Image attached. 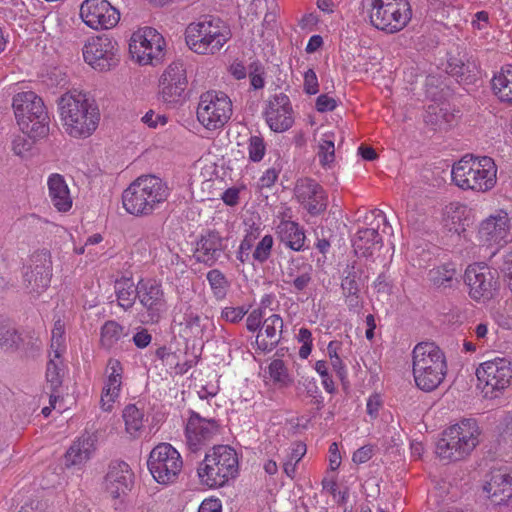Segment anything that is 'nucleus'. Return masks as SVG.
<instances>
[{
    "mask_svg": "<svg viewBox=\"0 0 512 512\" xmlns=\"http://www.w3.org/2000/svg\"><path fill=\"white\" fill-rule=\"evenodd\" d=\"M57 111L64 133L78 140L92 136L101 119L95 101L77 90L68 91L58 99Z\"/></svg>",
    "mask_w": 512,
    "mask_h": 512,
    "instance_id": "nucleus-1",
    "label": "nucleus"
},
{
    "mask_svg": "<svg viewBox=\"0 0 512 512\" xmlns=\"http://www.w3.org/2000/svg\"><path fill=\"white\" fill-rule=\"evenodd\" d=\"M169 196L170 189L160 177L141 175L123 191L122 205L130 215L147 217L159 209Z\"/></svg>",
    "mask_w": 512,
    "mask_h": 512,
    "instance_id": "nucleus-2",
    "label": "nucleus"
},
{
    "mask_svg": "<svg viewBox=\"0 0 512 512\" xmlns=\"http://www.w3.org/2000/svg\"><path fill=\"white\" fill-rule=\"evenodd\" d=\"M480 435L481 429L475 419H462L442 432L435 453L445 463L461 461L477 447Z\"/></svg>",
    "mask_w": 512,
    "mask_h": 512,
    "instance_id": "nucleus-3",
    "label": "nucleus"
},
{
    "mask_svg": "<svg viewBox=\"0 0 512 512\" xmlns=\"http://www.w3.org/2000/svg\"><path fill=\"white\" fill-rule=\"evenodd\" d=\"M497 171L491 157L466 155L453 165L451 176L454 184L460 189L485 193L495 187Z\"/></svg>",
    "mask_w": 512,
    "mask_h": 512,
    "instance_id": "nucleus-4",
    "label": "nucleus"
},
{
    "mask_svg": "<svg viewBox=\"0 0 512 512\" xmlns=\"http://www.w3.org/2000/svg\"><path fill=\"white\" fill-rule=\"evenodd\" d=\"M412 370L416 386L425 392L433 391L447 374L445 354L433 342L418 343L412 353Z\"/></svg>",
    "mask_w": 512,
    "mask_h": 512,
    "instance_id": "nucleus-5",
    "label": "nucleus"
},
{
    "mask_svg": "<svg viewBox=\"0 0 512 512\" xmlns=\"http://www.w3.org/2000/svg\"><path fill=\"white\" fill-rule=\"evenodd\" d=\"M239 472L236 451L228 445H218L206 453L199 463L197 476L202 486L217 489L234 480Z\"/></svg>",
    "mask_w": 512,
    "mask_h": 512,
    "instance_id": "nucleus-6",
    "label": "nucleus"
},
{
    "mask_svg": "<svg viewBox=\"0 0 512 512\" xmlns=\"http://www.w3.org/2000/svg\"><path fill=\"white\" fill-rule=\"evenodd\" d=\"M229 39L230 31L219 19L204 18L185 29V42L198 55H215Z\"/></svg>",
    "mask_w": 512,
    "mask_h": 512,
    "instance_id": "nucleus-7",
    "label": "nucleus"
},
{
    "mask_svg": "<svg viewBox=\"0 0 512 512\" xmlns=\"http://www.w3.org/2000/svg\"><path fill=\"white\" fill-rule=\"evenodd\" d=\"M363 7L371 25L387 34L402 31L412 18L408 0H363Z\"/></svg>",
    "mask_w": 512,
    "mask_h": 512,
    "instance_id": "nucleus-8",
    "label": "nucleus"
},
{
    "mask_svg": "<svg viewBox=\"0 0 512 512\" xmlns=\"http://www.w3.org/2000/svg\"><path fill=\"white\" fill-rule=\"evenodd\" d=\"M21 131L33 138H44L49 133V117L43 100L33 91L19 92L12 102Z\"/></svg>",
    "mask_w": 512,
    "mask_h": 512,
    "instance_id": "nucleus-9",
    "label": "nucleus"
},
{
    "mask_svg": "<svg viewBox=\"0 0 512 512\" xmlns=\"http://www.w3.org/2000/svg\"><path fill=\"white\" fill-rule=\"evenodd\" d=\"M128 50L133 62L140 66H156L166 54V40L155 28L143 26L132 32Z\"/></svg>",
    "mask_w": 512,
    "mask_h": 512,
    "instance_id": "nucleus-10",
    "label": "nucleus"
},
{
    "mask_svg": "<svg viewBox=\"0 0 512 512\" xmlns=\"http://www.w3.org/2000/svg\"><path fill=\"white\" fill-rule=\"evenodd\" d=\"M477 387L487 398H496L512 383V363L496 357L479 364L476 368Z\"/></svg>",
    "mask_w": 512,
    "mask_h": 512,
    "instance_id": "nucleus-11",
    "label": "nucleus"
},
{
    "mask_svg": "<svg viewBox=\"0 0 512 512\" xmlns=\"http://www.w3.org/2000/svg\"><path fill=\"white\" fill-rule=\"evenodd\" d=\"M84 62L97 72H108L120 62L118 41L107 34L89 37L83 47Z\"/></svg>",
    "mask_w": 512,
    "mask_h": 512,
    "instance_id": "nucleus-12",
    "label": "nucleus"
},
{
    "mask_svg": "<svg viewBox=\"0 0 512 512\" xmlns=\"http://www.w3.org/2000/svg\"><path fill=\"white\" fill-rule=\"evenodd\" d=\"M147 466L158 484L168 486L177 481L183 468V460L170 443H160L151 450Z\"/></svg>",
    "mask_w": 512,
    "mask_h": 512,
    "instance_id": "nucleus-13",
    "label": "nucleus"
},
{
    "mask_svg": "<svg viewBox=\"0 0 512 512\" xmlns=\"http://www.w3.org/2000/svg\"><path fill=\"white\" fill-rule=\"evenodd\" d=\"M232 111V101L224 92L207 91L199 98L196 116L205 129L214 131L224 127Z\"/></svg>",
    "mask_w": 512,
    "mask_h": 512,
    "instance_id": "nucleus-14",
    "label": "nucleus"
},
{
    "mask_svg": "<svg viewBox=\"0 0 512 512\" xmlns=\"http://www.w3.org/2000/svg\"><path fill=\"white\" fill-rule=\"evenodd\" d=\"M511 221L508 213L499 209L480 221L477 227L478 242L493 253L509 242Z\"/></svg>",
    "mask_w": 512,
    "mask_h": 512,
    "instance_id": "nucleus-15",
    "label": "nucleus"
},
{
    "mask_svg": "<svg viewBox=\"0 0 512 512\" xmlns=\"http://www.w3.org/2000/svg\"><path fill=\"white\" fill-rule=\"evenodd\" d=\"M82 22L94 31L110 30L120 21V11L108 0H84L79 9Z\"/></svg>",
    "mask_w": 512,
    "mask_h": 512,
    "instance_id": "nucleus-16",
    "label": "nucleus"
},
{
    "mask_svg": "<svg viewBox=\"0 0 512 512\" xmlns=\"http://www.w3.org/2000/svg\"><path fill=\"white\" fill-rule=\"evenodd\" d=\"M464 281L468 286L469 296L475 301L491 299L498 289L496 272L483 263L469 265L465 271Z\"/></svg>",
    "mask_w": 512,
    "mask_h": 512,
    "instance_id": "nucleus-17",
    "label": "nucleus"
},
{
    "mask_svg": "<svg viewBox=\"0 0 512 512\" xmlns=\"http://www.w3.org/2000/svg\"><path fill=\"white\" fill-rule=\"evenodd\" d=\"M188 87L185 64L182 61L170 63L159 79V95L165 103H179Z\"/></svg>",
    "mask_w": 512,
    "mask_h": 512,
    "instance_id": "nucleus-18",
    "label": "nucleus"
},
{
    "mask_svg": "<svg viewBox=\"0 0 512 512\" xmlns=\"http://www.w3.org/2000/svg\"><path fill=\"white\" fill-rule=\"evenodd\" d=\"M264 118L270 130L275 133H283L292 128L295 112L289 97L284 93L272 96L267 102Z\"/></svg>",
    "mask_w": 512,
    "mask_h": 512,
    "instance_id": "nucleus-19",
    "label": "nucleus"
},
{
    "mask_svg": "<svg viewBox=\"0 0 512 512\" xmlns=\"http://www.w3.org/2000/svg\"><path fill=\"white\" fill-rule=\"evenodd\" d=\"M137 298L145 308L149 322L157 323L167 311L162 285L154 279H141L137 283Z\"/></svg>",
    "mask_w": 512,
    "mask_h": 512,
    "instance_id": "nucleus-20",
    "label": "nucleus"
},
{
    "mask_svg": "<svg viewBox=\"0 0 512 512\" xmlns=\"http://www.w3.org/2000/svg\"><path fill=\"white\" fill-rule=\"evenodd\" d=\"M32 262L24 273V284L30 294L39 295L50 285L52 262L47 253L36 255Z\"/></svg>",
    "mask_w": 512,
    "mask_h": 512,
    "instance_id": "nucleus-21",
    "label": "nucleus"
},
{
    "mask_svg": "<svg viewBox=\"0 0 512 512\" xmlns=\"http://www.w3.org/2000/svg\"><path fill=\"white\" fill-rule=\"evenodd\" d=\"M474 221L472 208L461 202H450L442 210L443 229L458 236L463 235Z\"/></svg>",
    "mask_w": 512,
    "mask_h": 512,
    "instance_id": "nucleus-22",
    "label": "nucleus"
},
{
    "mask_svg": "<svg viewBox=\"0 0 512 512\" xmlns=\"http://www.w3.org/2000/svg\"><path fill=\"white\" fill-rule=\"evenodd\" d=\"M295 195L301 205L312 215L320 214L327 207L326 192L314 180H299L295 187Z\"/></svg>",
    "mask_w": 512,
    "mask_h": 512,
    "instance_id": "nucleus-23",
    "label": "nucleus"
},
{
    "mask_svg": "<svg viewBox=\"0 0 512 512\" xmlns=\"http://www.w3.org/2000/svg\"><path fill=\"white\" fill-rule=\"evenodd\" d=\"M483 491L495 505H507L512 499V471L506 468L493 470Z\"/></svg>",
    "mask_w": 512,
    "mask_h": 512,
    "instance_id": "nucleus-24",
    "label": "nucleus"
},
{
    "mask_svg": "<svg viewBox=\"0 0 512 512\" xmlns=\"http://www.w3.org/2000/svg\"><path fill=\"white\" fill-rule=\"evenodd\" d=\"M106 380L103 385L100 406L103 411H112L122 386L123 366L117 359H110L106 367Z\"/></svg>",
    "mask_w": 512,
    "mask_h": 512,
    "instance_id": "nucleus-25",
    "label": "nucleus"
},
{
    "mask_svg": "<svg viewBox=\"0 0 512 512\" xmlns=\"http://www.w3.org/2000/svg\"><path fill=\"white\" fill-rule=\"evenodd\" d=\"M219 426L213 419L202 418L198 413L191 411L185 427L188 444L193 448L212 439L218 433Z\"/></svg>",
    "mask_w": 512,
    "mask_h": 512,
    "instance_id": "nucleus-26",
    "label": "nucleus"
},
{
    "mask_svg": "<svg viewBox=\"0 0 512 512\" xmlns=\"http://www.w3.org/2000/svg\"><path fill=\"white\" fill-rule=\"evenodd\" d=\"M133 485V473L123 461L113 462L105 478V488L113 498L127 495Z\"/></svg>",
    "mask_w": 512,
    "mask_h": 512,
    "instance_id": "nucleus-27",
    "label": "nucleus"
},
{
    "mask_svg": "<svg viewBox=\"0 0 512 512\" xmlns=\"http://www.w3.org/2000/svg\"><path fill=\"white\" fill-rule=\"evenodd\" d=\"M180 335L186 340L191 339H208L213 335L214 322L208 316H202L194 311L188 310L179 323Z\"/></svg>",
    "mask_w": 512,
    "mask_h": 512,
    "instance_id": "nucleus-28",
    "label": "nucleus"
},
{
    "mask_svg": "<svg viewBox=\"0 0 512 512\" xmlns=\"http://www.w3.org/2000/svg\"><path fill=\"white\" fill-rule=\"evenodd\" d=\"M96 450V440L86 434L77 438L64 455V465L67 468H82L93 456Z\"/></svg>",
    "mask_w": 512,
    "mask_h": 512,
    "instance_id": "nucleus-29",
    "label": "nucleus"
},
{
    "mask_svg": "<svg viewBox=\"0 0 512 512\" xmlns=\"http://www.w3.org/2000/svg\"><path fill=\"white\" fill-rule=\"evenodd\" d=\"M48 197L60 213H67L73 206V197L63 175L52 173L47 178Z\"/></svg>",
    "mask_w": 512,
    "mask_h": 512,
    "instance_id": "nucleus-30",
    "label": "nucleus"
},
{
    "mask_svg": "<svg viewBox=\"0 0 512 512\" xmlns=\"http://www.w3.org/2000/svg\"><path fill=\"white\" fill-rule=\"evenodd\" d=\"M222 250L223 241L220 235L209 232L198 240L193 256L197 262L211 266L218 260Z\"/></svg>",
    "mask_w": 512,
    "mask_h": 512,
    "instance_id": "nucleus-31",
    "label": "nucleus"
},
{
    "mask_svg": "<svg viewBox=\"0 0 512 512\" xmlns=\"http://www.w3.org/2000/svg\"><path fill=\"white\" fill-rule=\"evenodd\" d=\"M311 276L312 266L301 257L291 259L283 272L284 282L292 285L297 292L309 285Z\"/></svg>",
    "mask_w": 512,
    "mask_h": 512,
    "instance_id": "nucleus-32",
    "label": "nucleus"
},
{
    "mask_svg": "<svg viewBox=\"0 0 512 512\" xmlns=\"http://www.w3.org/2000/svg\"><path fill=\"white\" fill-rule=\"evenodd\" d=\"M283 320L278 314L267 317L256 337V344L262 351H271L280 341L283 330Z\"/></svg>",
    "mask_w": 512,
    "mask_h": 512,
    "instance_id": "nucleus-33",
    "label": "nucleus"
},
{
    "mask_svg": "<svg viewBox=\"0 0 512 512\" xmlns=\"http://www.w3.org/2000/svg\"><path fill=\"white\" fill-rule=\"evenodd\" d=\"M262 378L266 385L277 389L288 388L294 383V376L282 359H273L263 369Z\"/></svg>",
    "mask_w": 512,
    "mask_h": 512,
    "instance_id": "nucleus-34",
    "label": "nucleus"
},
{
    "mask_svg": "<svg viewBox=\"0 0 512 512\" xmlns=\"http://www.w3.org/2000/svg\"><path fill=\"white\" fill-rule=\"evenodd\" d=\"M381 243L382 238L375 227L359 229L352 239L354 252L363 257H369L379 250Z\"/></svg>",
    "mask_w": 512,
    "mask_h": 512,
    "instance_id": "nucleus-35",
    "label": "nucleus"
},
{
    "mask_svg": "<svg viewBox=\"0 0 512 512\" xmlns=\"http://www.w3.org/2000/svg\"><path fill=\"white\" fill-rule=\"evenodd\" d=\"M280 241L293 251L305 248L306 235L302 227L294 221L283 220L277 226Z\"/></svg>",
    "mask_w": 512,
    "mask_h": 512,
    "instance_id": "nucleus-36",
    "label": "nucleus"
},
{
    "mask_svg": "<svg viewBox=\"0 0 512 512\" xmlns=\"http://www.w3.org/2000/svg\"><path fill=\"white\" fill-rule=\"evenodd\" d=\"M492 90L501 102L512 104V65L502 67L493 76Z\"/></svg>",
    "mask_w": 512,
    "mask_h": 512,
    "instance_id": "nucleus-37",
    "label": "nucleus"
},
{
    "mask_svg": "<svg viewBox=\"0 0 512 512\" xmlns=\"http://www.w3.org/2000/svg\"><path fill=\"white\" fill-rule=\"evenodd\" d=\"M317 156L320 165L325 169H332L335 165V135L333 132L323 133L319 143Z\"/></svg>",
    "mask_w": 512,
    "mask_h": 512,
    "instance_id": "nucleus-38",
    "label": "nucleus"
},
{
    "mask_svg": "<svg viewBox=\"0 0 512 512\" xmlns=\"http://www.w3.org/2000/svg\"><path fill=\"white\" fill-rule=\"evenodd\" d=\"M456 269L454 265L445 264L431 269L428 273V280L437 289L450 288L456 280Z\"/></svg>",
    "mask_w": 512,
    "mask_h": 512,
    "instance_id": "nucleus-39",
    "label": "nucleus"
},
{
    "mask_svg": "<svg viewBox=\"0 0 512 512\" xmlns=\"http://www.w3.org/2000/svg\"><path fill=\"white\" fill-rule=\"evenodd\" d=\"M122 418L125 424V432L131 439L140 436L143 429V413L134 405H127L122 412Z\"/></svg>",
    "mask_w": 512,
    "mask_h": 512,
    "instance_id": "nucleus-40",
    "label": "nucleus"
},
{
    "mask_svg": "<svg viewBox=\"0 0 512 512\" xmlns=\"http://www.w3.org/2000/svg\"><path fill=\"white\" fill-rule=\"evenodd\" d=\"M115 292L118 304L127 310L133 306L137 298V285L130 278H122L116 281Z\"/></svg>",
    "mask_w": 512,
    "mask_h": 512,
    "instance_id": "nucleus-41",
    "label": "nucleus"
},
{
    "mask_svg": "<svg viewBox=\"0 0 512 512\" xmlns=\"http://www.w3.org/2000/svg\"><path fill=\"white\" fill-rule=\"evenodd\" d=\"M214 298L221 301L226 298L230 283L225 275L218 269L210 270L206 275Z\"/></svg>",
    "mask_w": 512,
    "mask_h": 512,
    "instance_id": "nucleus-42",
    "label": "nucleus"
},
{
    "mask_svg": "<svg viewBox=\"0 0 512 512\" xmlns=\"http://www.w3.org/2000/svg\"><path fill=\"white\" fill-rule=\"evenodd\" d=\"M124 328L116 321L110 320L104 323L100 331V343L105 348L113 347L123 336Z\"/></svg>",
    "mask_w": 512,
    "mask_h": 512,
    "instance_id": "nucleus-43",
    "label": "nucleus"
},
{
    "mask_svg": "<svg viewBox=\"0 0 512 512\" xmlns=\"http://www.w3.org/2000/svg\"><path fill=\"white\" fill-rule=\"evenodd\" d=\"M21 339L15 327L8 320L0 321V347L10 350L17 347Z\"/></svg>",
    "mask_w": 512,
    "mask_h": 512,
    "instance_id": "nucleus-44",
    "label": "nucleus"
},
{
    "mask_svg": "<svg viewBox=\"0 0 512 512\" xmlns=\"http://www.w3.org/2000/svg\"><path fill=\"white\" fill-rule=\"evenodd\" d=\"M246 149L249 161L259 163L266 155V142L260 135H251L247 140Z\"/></svg>",
    "mask_w": 512,
    "mask_h": 512,
    "instance_id": "nucleus-45",
    "label": "nucleus"
},
{
    "mask_svg": "<svg viewBox=\"0 0 512 512\" xmlns=\"http://www.w3.org/2000/svg\"><path fill=\"white\" fill-rule=\"evenodd\" d=\"M36 139L37 138L30 137L25 133L17 135L12 141V151L21 158H28L32 155L33 145Z\"/></svg>",
    "mask_w": 512,
    "mask_h": 512,
    "instance_id": "nucleus-46",
    "label": "nucleus"
},
{
    "mask_svg": "<svg viewBox=\"0 0 512 512\" xmlns=\"http://www.w3.org/2000/svg\"><path fill=\"white\" fill-rule=\"evenodd\" d=\"M51 349L55 358H60L61 353L65 350V325L61 320L54 323L51 337Z\"/></svg>",
    "mask_w": 512,
    "mask_h": 512,
    "instance_id": "nucleus-47",
    "label": "nucleus"
},
{
    "mask_svg": "<svg viewBox=\"0 0 512 512\" xmlns=\"http://www.w3.org/2000/svg\"><path fill=\"white\" fill-rule=\"evenodd\" d=\"M273 245L274 239L270 234L263 236L255 246L252 258L259 263H264L270 257Z\"/></svg>",
    "mask_w": 512,
    "mask_h": 512,
    "instance_id": "nucleus-48",
    "label": "nucleus"
},
{
    "mask_svg": "<svg viewBox=\"0 0 512 512\" xmlns=\"http://www.w3.org/2000/svg\"><path fill=\"white\" fill-rule=\"evenodd\" d=\"M340 347L341 344L338 341H331L327 346V354L333 369L342 377L346 374V366L339 355Z\"/></svg>",
    "mask_w": 512,
    "mask_h": 512,
    "instance_id": "nucleus-49",
    "label": "nucleus"
},
{
    "mask_svg": "<svg viewBox=\"0 0 512 512\" xmlns=\"http://www.w3.org/2000/svg\"><path fill=\"white\" fill-rule=\"evenodd\" d=\"M264 74V67L260 62L255 61L249 65V78L253 89H262L264 87Z\"/></svg>",
    "mask_w": 512,
    "mask_h": 512,
    "instance_id": "nucleus-50",
    "label": "nucleus"
},
{
    "mask_svg": "<svg viewBox=\"0 0 512 512\" xmlns=\"http://www.w3.org/2000/svg\"><path fill=\"white\" fill-rule=\"evenodd\" d=\"M142 122L149 128L157 129L168 123V117L165 114L150 110L142 117Z\"/></svg>",
    "mask_w": 512,
    "mask_h": 512,
    "instance_id": "nucleus-51",
    "label": "nucleus"
},
{
    "mask_svg": "<svg viewBox=\"0 0 512 512\" xmlns=\"http://www.w3.org/2000/svg\"><path fill=\"white\" fill-rule=\"evenodd\" d=\"M248 309L244 306L225 307L221 311V318L230 323H237L247 314Z\"/></svg>",
    "mask_w": 512,
    "mask_h": 512,
    "instance_id": "nucleus-52",
    "label": "nucleus"
},
{
    "mask_svg": "<svg viewBox=\"0 0 512 512\" xmlns=\"http://www.w3.org/2000/svg\"><path fill=\"white\" fill-rule=\"evenodd\" d=\"M383 400L377 393L370 395L366 403V412L371 420L376 419L379 416L380 409L382 408Z\"/></svg>",
    "mask_w": 512,
    "mask_h": 512,
    "instance_id": "nucleus-53",
    "label": "nucleus"
},
{
    "mask_svg": "<svg viewBox=\"0 0 512 512\" xmlns=\"http://www.w3.org/2000/svg\"><path fill=\"white\" fill-rule=\"evenodd\" d=\"M46 378L53 390L61 384L60 368L54 360H50L47 364Z\"/></svg>",
    "mask_w": 512,
    "mask_h": 512,
    "instance_id": "nucleus-54",
    "label": "nucleus"
},
{
    "mask_svg": "<svg viewBox=\"0 0 512 512\" xmlns=\"http://www.w3.org/2000/svg\"><path fill=\"white\" fill-rule=\"evenodd\" d=\"M304 91L309 95H314L319 91L318 78L313 69H308L304 73Z\"/></svg>",
    "mask_w": 512,
    "mask_h": 512,
    "instance_id": "nucleus-55",
    "label": "nucleus"
},
{
    "mask_svg": "<svg viewBox=\"0 0 512 512\" xmlns=\"http://www.w3.org/2000/svg\"><path fill=\"white\" fill-rule=\"evenodd\" d=\"M342 290L346 297L356 296L359 292V285L355 273H349L341 283Z\"/></svg>",
    "mask_w": 512,
    "mask_h": 512,
    "instance_id": "nucleus-56",
    "label": "nucleus"
},
{
    "mask_svg": "<svg viewBox=\"0 0 512 512\" xmlns=\"http://www.w3.org/2000/svg\"><path fill=\"white\" fill-rule=\"evenodd\" d=\"M261 233V229L259 226H252L247 231L244 239L241 241L239 249L243 250V252H250L254 245V241L259 238Z\"/></svg>",
    "mask_w": 512,
    "mask_h": 512,
    "instance_id": "nucleus-57",
    "label": "nucleus"
},
{
    "mask_svg": "<svg viewBox=\"0 0 512 512\" xmlns=\"http://www.w3.org/2000/svg\"><path fill=\"white\" fill-rule=\"evenodd\" d=\"M474 337L475 340L481 347L489 344V341L492 338V335L489 332L488 324L479 323L474 328Z\"/></svg>",
    "mask_w": 512,
    "mask_h": 512,
    "instance_id": "nucleus-58",
    "label": "nucleus"
},
{
    "mask_svg": "<svg viewBox=\"0 0 512 512\" xmlns=\"http://www.w3.org/2000/svg\"><path fill=\"white\" fill-rule=\"evenodd\" d=\"M374 453L372 445H365L357 449L352 455V461L355 464H363L369 461Z\"/></svg>",
    "mask_w": 512,
    "mask_h": 512,
    "instance_id": "nucleus-59",
    "label": "nucleus"
},
{
    "mask_svg": "<svg viewBox=\"0 0 512 512\" xmlns=\"http://www.w3.org/2000/svg\"><path fill=\"white\" fill-rule=\"evenodd\" d=\"M306 445L302 442H295L290 446L289 453L286 457L287 460L298 464L306 454Z\"/></svg>",
    "mask_w": 512,
    "mask_h": 512,
    "instance_id": "nucleus-60",
    "label": "nucleus"
},
{
    "mask_svg": "<svg viewBox=\"0 0 512 512\" xmlns=\"http://www.w3.org/2000/svg\"><path fill=\"white\" fill-rule=\"evenodd\" d=\"M263 320V312L261 309L251 311L246 319V327L250 332L257 331Z\"/></svg>",
    "mask_w": 512,
    "mask_h": 512,
    "instance_id": "nucleus-61",
    "label": "nucleus"
},
{
    "mask_svg": "<svg viewBox=\"0 0 512 512\" xmlns=\"http://www.w3.org/2000/svg\"><path fill=\"white\" fill-rule=\"evenodd\" d=\"M341 454L338 448V444L333 442L329 446V469L331 471H336L341 465Z\"/></svg>",
    "mask_w": 512,
    "mask_h": 512,
    "instance_id": "nucleus-62",
    "label": "nucleus"
},
{
    "mask_svg": "<svg viewBox=\"0 0 512 512\" xmlns=\"http://www.w3.org/2000/svg\"><path fill=\"white\" fill-rule=\"evenodd\" d=\"M198 512H222V503L218 498H207L202 501Z\"/></svg>",
    "mask_w": 512,
    "mask_h": 512,
    "instance_id": "nucleus-63",
    "label": "nucleus"
},
{
    "mask_svg": "<svg viewBox=\"0 0 512 512\" xmlns=\"http://www.w3.org/2000/svg\"><path fill=\"white\" fill-rule=\"evenodd\" d=\"M335 107H336L335 99L326 94L320 95L316 100V109L319 112L332 111L333 109H335Z\"/></svg>",
    "mask_w": 512,
    "mask_h": 512,
    "instance_id": "nucleus-64",
    "label": "nucleus"
}]
</instances>
